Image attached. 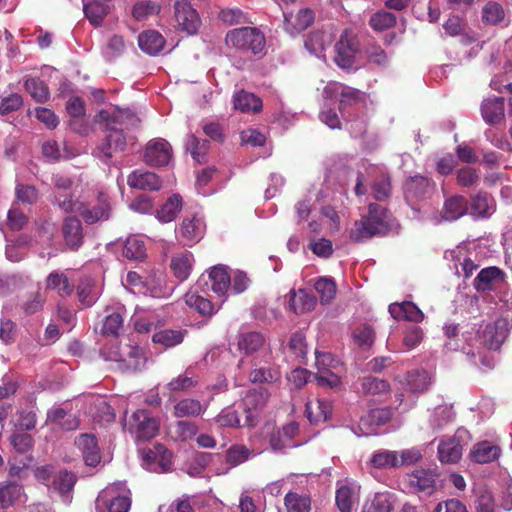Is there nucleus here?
<instances>
[{
    "mask_svg": "<svg viewBox=\"0 0 512 512\" xmlns=\"http://www.w3.org/2000/svg\"><path fill=\"white\" fill-rule=\"evenodd\" d=\"M83 11L86 18L94 26H100L108 13V6L104 3L88 2L83 4Z\"/></svg>",
    "mask_w": 512,
    "mask_h": 512,
    "instance_id": "nucleus-54",
    "label": "nucleus"
},
{
    "mask_svg": "<svg viewBox=\"0 0 512 512\" xmlns=\"http://www.w3.org/2000/svg\"><path fill=\"white\" fill-rule=\"evenodd\" d=\"M290 293L291 299L289 305L296 314H302L314 308L316 299L312 294L304 290H299L297 293L291 291Z\"/></svg>",
    "mask_w": 512,
    "mask_h": 512,
    "instance_id": "nucleus-49",
    "label": "nucleus"
},
{
    "mask_svg": "<svg viewBox=\"0 0 512 512\" xmlns=\"http://www.w3.org/2000/svg\"><path fill=\"white\" fill-rule=\"evenodd\" d=\"M356 52L357 41L350 32L344 31L335 45V63L342 69L351 68Z\"/></svg>",
    "mask_w": 512,
    "mask_h": 512,
    "instance_id": "nucleus-16",
    "label": "nucleus"
},
{
    "mask_svg": "<svg viewBox=\"0 0 512 512\" xmlns=\"http://www.w3.org/2000/svg\"><path fill=\"white\" fill-rule=\"evenodd\" d=\"M62 233L66 245L71 250H77L83 243V228L81 221L74 217L69 216L64 219L62 226Z\"/></svg>",
    "mask_w": 512,
    "mask_h": 512,
    "instance_id": "nucleus-26",
    "label": "nucleus"
},
{
    "mask_svg": "<svg viewBox=\"0 0 512 512\" xmlns=\"http://www.w3.org/2000/svg\"><path fill=\"white\" fill-rule=\"evenodd\" d=\"M468 211L467 200L462 196H453L444 203L440 216L431 217L434 225L440 224L442 221H455L465 215Z\"/></svg>",
    "mask_w": 512,
    "mask_h": 512,
    "instance_id": "nucleus-24",
    "label": "nucleus"
},
{
    "mask_svg": "<svg viewBox=\"0 0 512 512\" xmlns=\"http://www.w3.org/2000/svg\"><path fill=\"white\" fill-rule=\"evenodd\" d=\"M138 45L144 53L155 56L164 48L165 39L158 31L147 30L139 34Z\"/></svg>",
    "mask_w": 512,
    "mask_h": 512,
    "instance_id": "nucleus-38",
    "label": "nucleus"
},
{
    "mask_svg": "<svg viewBox=\"0 0 512 512\" xmlns=\"http://www.w3.org/2000/svg\"><path fill=\"white\" fill-rule=\"evenodd\" d=\"M509 330V321L506 318H499L493 323L486 324L483 329L479 328L475 333H472V342L478 365L488 369L494 367V361L489 357L487 351L499 349L507 338Z\"/></svg>",
    "mask_w": 512,
    "mask_h": 512,
    "instance_id": "nucleus-3",
    "label": "nucleus"
},
{
    "mask_svg": "<svg viewBox=\"0 0 512 512\" xmlns=\"http://www.w3.org/2000/svg\"><path fill=\"white\" fill-rule=\"evenodd\" d=\"M125 429L136 439L146 441L156 436L159 430V421L147 410L135 411L124 424Z\"/></svg>",
    "mask_w": 512,
    "mask_h": 512,
    "instance_id": "nucleus-9",
    "label": "nucleus"
},
{
    "mask_svg": "<svg viewBox=\"0 0 512 512\" xmlns=\"http://www.w3.org/2000/svg\"><path fill=\"white\" fill-rule=\"evenodd\" d=\"M494 212L493 199L486 193H479L472 198L471 215L475 218H488Z\"/></svg>",
    "mask_w": 512,
    "mask_h": 512,
    "instance_id": "nucleus-46",
    "label": "nucleus"
},
{
    "mask_svg": "<svg viewBox=\"0 0 512 512\" xmlns=\"http://www.w3.org/2000/svg\"><path fill=\"white\" fill-rule=\"evenodd\" d=\"M25 89L30 96L39 103L45 102L49 97V90L44 81L38 78H28L25 81Z\"/></svg>",
    "mask_w": 512,
    "mask_h": 512,
    "instance_id": "nucleus-57",
    "label": "nucleus"
},
{
    "mask_svg": "<svg viewBox=\"0 0 512 512\" xmlns=\"http://www.w3.org/2000/svg\"><path fill=\"white\" fill-rule=\"evenodd\" d=\"M174 15L178 27L189 35L197 33L201 26L198 12L187 0H179L174 5Z\"/></svg>",
    "mask_w": 512,
    "mask_h": 512,
    "instance_id": "nucleus-13",
    "label": "nucleus"
},
{
    "mask_svg": "<svg viewBox=\"0 0 512 512\" xmlns=\"http://www.w3.org/2000/svg\"><path fill=\"white\" fill-rule=\"evenodd\" d=\"M234 108L242 113H257L262 109V100L255 94L238 91L233 96Z\"/></svg>",
    "mask_w": 512,
    "mask_h": 512,
    "instance_id": "nucleus-42",
    "label": "nucleus"
},
{
    "mask_svg": "<svg viewBox=\"0 0 512 512\" xmlns=\"http://www.w3.org/2000/svg\"><path fill=\"white\" fill-rule=\"evenodd\" d=\"M284 503L288 512H309L311 505L308 496L293 492L286 494Z\"/></svg>",
    "mask_w": 512,
    "mask_h": 512,
    "instance_id": "nucleus-58",
    "label": "nucleus"
},
{
    "mask_svg": "<svg viewBox=\"0 0 512 512\" xmlns=\"http://www.w3.org/2000/svg\"><path fill=\"white\" fill-rule=\"evenodd\" d=\"M123 256L131 260H141L146 256L145 242L141 236H131L127 238Z\"/></svg>",
    "mask_w": 512,
    "mask_h": 512,
    "instance_id": "nucleus-53",
    "label": "nucleus"
},
{
    "mask_svg": "<svg viewBox=\"0 0 512 512\" xmlns=\"http://www.w3.org/2000/svg\"><path fill=\"white\" fill-rule=\"evenodd\" d=\"M505 273L498 267L482 269L473 281V287L479 293H487L501 289L505 283Z\"/></svg>",
    "mask_w": 512,
    "mask_h": 512,
    "instance_id": "nucleus-15",
    "label": "nucleus"
},
{
    "mask_svg": "<svg viewBox=\"0 0 512 512\" xmlns=\"http://www.w3.org/2000/svg\"><path fill=\"white\" fill-rule=\"evenodd\" d=\"M393 416V410L390 407H381L370 410L367 415L361 417L359 429L360 432L353 430L357 436L370 435L374 433V428L386 424Z\"/></svg>",
    "mask_w": 512,
    "mask_h": 512,
    "instance_id": "nucleus-18",
    "label": "nucleus"
},
{
    "mask_svg": "<svg viewBox=\"0 0 512 512\" xmlns=\"http://www.w3.org/2000/svg\"><path fill=\"white\" fill-rule=\"evenodd\" d=\"M22 487L15 482H7L0 488V502L3 507L11 506L22 497Z\"/></svg>",
    "mask_w": 512,
    "mask_h": 512,
    "instance_id": "nucleus-60",
    "label": "nucleus"
},
{
    "mask_svg": "<svg viewBox=\"0 0 512 512\" xmlns=\"http://www.w3.org/2000/svg\"><path fill=\"white\" fill-rule=\"evenodd\" d=\"M142 466L149 471L162 473L171 466V453L161 444L152 449L142 450Z\"/></svg>",
    "mask_w": 512,
    "mask_h": 512,
    "instance_id": "nucleus-14",
    "label": "nucleus"
},
{
    "mask_svg": "<svg viewBox=\"0 0 512 512\" xmlns=\"http://www.w3.org/2000/svg\"><path fill=\"white\" fill-rule=\"evenodd\" d=\"M205 231L204 218L199 214H193L183 218L176 229V237L184 246H192L203 238Z\"/></svg>",
    "mask_w": 512,
    "mask_h": 512,
    "instance_id": "nucleus-10",
    "label": "nucleus"
},
{
    "mask_svg": "<svg viewBox=\"0 0 512 512\" xmlns=\"http://www.w3.org/2000/svg\"><path fill=\"white\" fill-rule=\"evenodd\" d=\"M76 483V476L67 470H61L53 476L52 484L47 485L51 493L59 495L65 504L72 501V491Z\"/></svg>",
    "mask_w": 512,
    "mask_h": 512,
    "instance_id": "nucleus-22",
    "label": "nucleus"
},
{
    "mask_svg": "<svg viewBox=\"0 0 512 512\" xmlns=\"http://www.w3.org/2000/svg\"><path fill=\"white\" fill-rule=\"evenodd\" d=\"M332 42V35L326 31L310 33L305 40V48L318 58L325 59L324 50Z\"/></svg>",
    "mask_w": 512,
    "mask_h": 512,
    "instance_id": "nucleus-40",
    "label": "nucleus"
},
{
    "mask_svg": "<svg viewBox=\"0 0 512 512\" xmlns=\"http://www.w3.org/2000/svg\"><path fill=\"white\" fill-rule=\"evenodd\" d=\"M462 456V445L457 436L445 437L438 446V458L442 463H457Z\"/></svg>",
    "mask_w": 512,
    "mask_h": 512,
    "instance_id": "nucleus-33",
    "label": "nucleus"
},
{
    "mask_svg": "<svg viewBox=\"0 0 512 512\" xmlns=\"http://www.w3.org/2000/svg\"><path fill=\"white\" fill-rule=\"evenodd\" d=\"M47 288L56 290L60 295H70L73 292L74 285L70 283L68 277L58 271L51 272L46 279Z\"/></svg>",
    "mask_w": 512,
    "mask_h": 512,
    "instance_id": "nucleus-52",
    "label": "nucleus"
},
{
    "mask_svg": "<svg viewBox=\"0 0 512 512\" xmlns=\"http://www.w3.org/2000/svg\"><path fill=\"white\" fill-rule=\"evenodd\" d=\"M370 464L376 469L398 468V452L386 449L378 450L372 454Z\"/></svg>",
    "mask_w": 512,
    "mask_h": 512,
    "instance_id": "nucleus-50",
    "label": "nucleus"
},
{
    "mask_svg": "<svg viewBox=\"0 0 512 512\" xmlns=\"http://www.w3.org/2000/svg\"><path fill=\"white\" fill-rule=\"evenodd\" d=\"M332 411L331 403L326 400L314 399L305 405V414L310 423L325 422Z\"/></svg>",
    "mask_w": 512,
    "mask_h": 512,
    "instance_id": "nucleus-39",
    "label": "nucleus"
},
{
    "mask_svg": "<svg viewBox=\"0 0 512 512\" xmlns=\"http://www.w3.org/2000/svg\"><path fill=\"white\" fill-rule=\"evenodd\" d=\"M195 264V258L192 252L183 250L174 253L171 256L169 267L173 276L183 282L191 275Z\"/></svg>",
    "mask_w": 512,
    "mask_h": 512,
    "instance_id": "nucleus-23",
    "label": "nucleus"
},
{
    "mask_svg": "<svg viewBox=\"0 0 512 512\" xmlns=\"http://www.w3.org/2000/svg\"><path fill=\"white\" fill-rule=\"evenodd\" d=\"M432 190L430 180L421 175L409 177L403 186L404 198L415 212L419 211L416 205L430 197Z\"/></svg>",
    "mask_w": 512,
    "mask_h": 512,
    "instance_id": "nucleus-11",
    "label": "nucleus"
},
{
    "mask_svg": "<svg viewBox=\"0 0 512 512\" xmlns=\"http://www.w3.org/2000/svg\"><path fill=\"white\" fill-rule=\"evenodd\" d=\"M501 455V448L498 444L484 440L475 444L470 452L473 462L486 464L497 460Z\"/></svg>",
    "mask_w": 512,
    "mask_h": 512,
    "instance_id": "nucleus-27",
    "label": "nucleus"
},
{
    "mask_svg": "<svg viewBox=\"0 0 512 512\" xmlns=\"http://www.w3.org/2000/svg\"><path fill=\"white\" fill-rule=\"evenodd\" d=\"M392 504L388 493H376L370 503L364 507V512H391Z\"/></svg>",
    "mask_w": 512,
    "mask_h": 512,
    "instance_id": "nucleus-64",
    "label": "nucleus"
},
{
    "mask_svg": "<svg viewBox=\"0 0 512 512\" xmlns=\"http://www.w3.org/2000/svg\"><path fill=\"white\" fill-rule=\"evenodd\" d=\"M444 349L446 351H462V353L466 355L472 364L478 366L471 332L463 333L461 336L458 335V337H453L449 340H446Z\"/></svg>",
    "mask_w": 512,
    "mask_h": 512,
    "instance_id": "nucleus-32",
    "label": "nucleus"
},
{
    "mask_svg": "<svg viewBox=\"0 0 512 512\" xmlns=\"http://www.w3.org/2000/svg\"><path fill=\"white\" fill-rule=\"evenodd\" d=\"M100 355L105 361L116 362L118 368L124 372L141 371L146 364L143 350L131 340L125 343L112 340L104 345Z\"/></svg>",
    "mask_w": 512,
    "mask_h": 512,
    "instance_id": "nucleus-4",
    "label": "nucleus"
},
{
    "mask_svg": "<svg viewBox=\"0 0 512 512\" xmlns=\"http://www.w3.org/2000/svg\"><path fill=\"white\" fill-rule=\"evenodd\" d=\"M185 147L196 162L203 163L206 160L208 149V142L206 140H200L194 135H189L186 139Z\"/></svg>",
    "mask_w": 512,
    "mask_h": 512,
    "instance_id": "nucleus-55",
    "label": "nucleus"
},
{
    "mask_svg": "<svg viewBox=\"0 0 512 512\" xmlns=\"http://www.w3.org/2000/svg\"><path fill=\"white\" fill-rule=\"evenodd\" d=\"M352 338L358 347L368 349L374 343L375 332L371 326L364 324L353 330Z\"/></svg>",
    "mask_w": 512,
    "mask_h": 512,
    "instance_id": "nucleus-59",
    "label": "nucleus"
},
{
    "mask_svg": "<svg viewBox=\"0 0 512 512\" xmlns=\"http://www.w3.org/2000/svg\"><path fill=\"white\" fill-rule=\"evenodd\" d=\"M129 495L125 482L110 484L99 493L95 501V512H128Z\"/></svg>",
    "mask_w": 512,
    "mask_h": 512,
    "instance_id": "nucleus-6",
    "label": "nucleus"
},
{
    "mask_svg": "<svg viewBox=\"0 0 512 512\" xmlns=\"http://www.w3.org/2000/svg\"><path fill=\"white\" fill-rule=\"evenodd\" d=\"M387 210L379 204H370L368 214L355 221L350 230V238L354 242H362L384 233L390 226Z\"/></svg>",
    "mask_w": 512,
    "mask_h": 512,
    "instance_id": "nucleus-5",
    "label": "nucleus"
},
{
    "mask_svg": "<svg viewBox=\"0 0 512 512\" xmlns=\"http://www.w3.org/2000/svg\"><path fill=\"white\" fill-rule=\"evenodd\" d=\"M353 504V489L348 485L340 486L336 491V505L340 512H351Z\"/></svg>",
    "mask_w": 512,
    "mask_h": 512,
    "instance_id": "nucleus-63",
    "label": "nucleus"
},
{
    "mask_svg": "<svg viewBox=\"0 0 512 512\" xmlns=\"http://www.w3.org/2000/svg\"><path fill=\"white\" fill-rule=\"evenodd\" d=\"M227 44L240 49L261 53L266 46L264 34L256 27H242L229 31L226 35Z\"/></svg>",
    "mask_w": 512,
    "mask_h": 512,
    "instance_id": "nucleus-8",
    "label": "nucleus"
},
{
    "mask_svg": "<svg viewBox=\"0 0 512 512\" xmlns=\"http://www.w3.org/2000/svg\"><path fill=\"white\" fill-rule=\"evenodd\" d=\"M268 361L265 360V364ZM249 379L252 383L274 384L280 381L281 372L276 366L261 365L257 358L253 360V369L250 372Z\"/></svg>",
    "mask_w": 512,
    "mask_h": 512,
    "instance_id": "nucleus-28",
    "label": "nucleus"
},
{
    "mask_svg": "<svg viewBox=\"0 0 512 512\" xmlns=\"http://www.w3.org/2000/svg\"><path fill=\"white\" fill-rule=\"evenodd\" d=\"M445 259L453 262V268L458 276L469 278L478 268V265L470 258L465 246H458L445 252Z\"/></svg>",
    "mask_w": 512,
    "mask_h": 512,
    "instance_id": "nucleus-21",
    "label": "nucleus"
},
{
    "mask_svg": "<svg viewBox=\"0 0 512 512\" xmlns=\"http://www.w3.org/2000/svg\"><path fill=\"white\" fill-rule=\"evenodd\" d=\"M123 327V307L107 309L102 325V334L117 336Z\"/></svg>",
    "mask_w": 512,
    "mask_h": 512,
    "instance_id": "nucleus-45",
    "label": "nucleus"
},
{
    "mask_svg": "<svg viewBox=\"0 0 512 512\" xmlns=\"http://www.w3.org/2000/svg\"><path fill=\"white\" fill-rule=\"evenodd\" d=\"M389 313L395 320H406L419 323L424 319L423 312L410 301L392 303L389 305Z\"/></svg>",
    "mask_w": 512,
    "mask_h": 512,
    "instance_id": "nucleus-30",
    "label": "nucleus"
},
{
    "mask_svg": "<svg viewBox=\"0 0 512 512\" xmlns=\"http://www.w3.org/2000/svg\"><path fill=\"white\" fill-rule=\"evenodd\" d=\"M171 155L170 144L166 140L158 138L147 144L144 160L151 166H164L169 163Z\"/></svg>",
    "mask_w": 512,
    "mask_h": 512,
    "instance_id": "nucleus-19",
    "label": "nucleus"
},
{
    "mask_svg": "<svg viewBox=\"0 0 512 512\" xmlns=\"http://www.w3.org/2000/svg\"><path fill=\"white\" fill-rule=\"evenodd\" d=\"M504 112V98L493 97L483 100L481 115L487 124L494 125L500 123L504 118Z\"/></svg>",
    "mask_w": 512,
    "mask_h": 512,
    "instance_id": "nucleus-34",
    "label": "nucleus"
},
{
    "mask_svg": "<svg viewBox=\"0 0 512 512\" xmlns=\"http://www.w3.org/2000/svg\"><path fill=\"white\" fill-rule=\"evenodd\" d=\"M317 373L313 374V378L318 385L338 390L342 386L341 364L331 353L316 352Z\"/></svg>",
    "mask_w": 512,
    "mask_h": 512,
    "instance_id": "nucleus-7",
    "label": "nucleus"
},
{
    "mask_svg": "<svg viewBox=\"0 0 512 512\" xmlns=\"http://www.w3.org/2000/svg\"><path fill=\"white\" fill-rule=\"evenodd\" d=\"M270 398L266 388L259 387L250 390L244 398L245 420L243 426L253 427L258 422V411L262 410Z\"/></svg>",
    "mask_w": 512,
    "mask_h": 512,
    "instance_id": "nucleus-12",
    "label": "nucleus"
},
{
    "mask_svg": "<svg viewBox=\"0 0 512 512\" xmlns=\"http://www.w3.org/2000/svg\"><path fill=\"white\" fill-rule=\"evenodd\" d=\"M455 413L452 405L442 404L434 408L429 417V426L433 431H439L454 420Z\"/></svg>",
    "mask_w": 512,
    "mask_h": 512,
    "instance_id": "nucleus-44",
    "label": "nucleus"
},
{
    "mask_svg": "<svg viewBox=\"0 0 512 512\" xmlns=\"http://www.w3.org/2000/svg\"><path fill=\"white\" fill-rule=\"evenodd\" d=\"M322 303H329L336 294V284L332 278L321 277L314 284Z\"/></svg>",
    "mask_w": 512,
    "mask_h": 512,
    "instance_id": "nucleus-61",
    "label": "nucleus"
},
{
    "mask_svg": "<svg viewBox=\"0 0 512 512\" xmlns=\"http://www.w3.org/2000/svg\"><path fill=\"white\" fill-rule=\"evenodd\" d=\"M231 277L224 265L214 266L207 279L203 275L185 296V303L203 316H211L215 312V304L209 299L205 290H201L202 284L210 288L217 296L224 297L229 290Z\"/></svg>",
    "mask_w": 512,
    "mask_h": 512,
    "instance_id": "nucleus-2",
    "label": "nucleus"
},
{
    "mask_svg": "<svg viewBox=\"0 0 512 512\" xmlns=\"http://www.w3.org/2000/svg\"><path fill=\"white\" fill-rule=\"evenodd\" d=\"M50 201L53 205L57 206L60 210L65 213L77 212L81 210L83 202L78 201L74 198V195L70 192H53L50 197Z\"/></svg>",
    "mask_w": 512,
    "mask_h": 512,
    "instance_id": "nucleus-48",
    "label": "nucleus"
},
{
    "mask_svg": "<svg viewBox=\"0 0 512 512\" xmlns=\"http://www.w3.org/2000/svg\"><path fill=\"white\" fill-rule=\"evenodd\" d=\"M127 181L131 188L140 190L155 191L161 187V181L159 177L155 173L149 171H133L128 176Z\"/></svg>",
    "mask_w": 512,
    "mask_h": 512,
    "instance_id": "nucleus-37",
    "label": "nucleus"
},
{
    "mask_svg": "<svg viewBox=\"0 0 512 512\" xmlns=\"http://www.w3.org/2000/svg\"><path fill=\"white\" fill-rule=\"evenodd\" d=\"M207 409V405L202 404L194 398H184L174 405V415L177 418L198 417Z\"/></svg>",
    "mask_w": 512,
    "mask_h": 512,
    "instance_id": "nucleus-43",
    "label": "nucleus"
},
{
    "mask_svg": "<svg viewBox=\"0 0 512 512\" xmlns=\"http://www.w3.org/2000/svg\"><path fill=\"white\" fill-rule=\"evenodd\" d=\"M182 207V199L178 194H174L157 211V219L162 223L173 221Z\"/></svg>",
    "mask_w": 512,
    "mask_h": 512,
    "instance_id": "nucleus-51",
    "label": "nucleus"
},
{
    "mask_svg": "<svg viewBox=\"0 0 512 512\" xmlns=\"http://www.w3.org/2000/svg\"><path fill=\"white\" fill-rule=\"evenodd\" d=\"M284 15V28L290 34L300 32L308 28L314 21V13L310 9H301L293 16L287 12Z\"/></svg>",
    "mask_w": 512,
    "mask_h": 512,
    "instance_id": "nucleus-36",
    "label": "nucleus"
},
{
    "mask_svg": "<svg viewBox=\"0 0 512 512\" xmlns=\"http://www.w3.org/2000/svg\"><path fill=\"white\" fill-rule=\"evenodd\" d=\"M78 299L83 306H92L101 295V288L90 276L80 279L77 286Z\"/></svg>",
    "mask_w": 512,
    "mask_h": 512,
    "instance_id": "nucleus-35",
    "label": "nucleus"
},
{
    "mask_svg": "<svg viewBox=\"0 0 512 512\" xmlns=\"http://www.w3.org/2000/svg\"><path fill=\"white\" fill-rule=\"evenodd\" d=\"M79 215L90 225L107 220L110 215V206L106 195L100 193L93 204L83 202Z\"/></svg>",
    "mask_w": 512,
    "mask_h": 512,
    "instance_id": "nucleus-20",
    "label": "nucleus"
},
{
    "mask_svg": "<svg viewBox=\"0 0 512 512\" xmlns=\"http://www.w3.org/2000/svg\"><path fill=\"white\" fill-rule=\"evenodd\" d=\"M406 383L413 393H423L431 385V375L424 369H416L406 376Z\"/></svg>",
    "mask_w": 512,
    "mask_h": 512,
    "instance_id": "nucleus-47",
    "label": "nucleus"
},
{
    "mask_svg": "<svg viewBox=\"0 0 512 512\" xmlns=\"http://www.w3.org/2000/svg\"><path fill=\"white\" fill-rule=\"evenodd\" d=\"M173 292V286L167 285L163 274H154L145 279L144 289L139 293L149 295L153 298H167Z\"/></svg>",
    "mask_w": 512,
    "mask_h": 512,
    "instance_id": "nucleus-31",
    "label": "nucleus"
},
{
    "mask_svg": "<svg viewBox=\"0 0 512 512\" xmlns=\"http://www.w3.org/2000/svg\"><path fill=\"white\" fill-rule=\"evenodd\" d=\"M96 118V121L104 123L106 130L110 131L97 149V156L104 163L109 164V160L114 153L122 152L126 147V137L123 130L137 126L139 118L128 109L118 108L103 109L99 111Z\"/></svg>",
    "mask_w": 512,
    "mask_h": 512,
    "instance_id": "nucleus-1",
    "label": "nucleus"
},
{
    "mask_svg": "<svg viewBox=\"0 0 512 512\" xmlns=\"http://www.w3.org/2000/svg\"><path fill=\"white\" fill-rule=\"evenodd\" d=\"M215 421L220 427L237 428L241 426L239 413L232 406L222 409Z\"/></svg>",
    "mask_w": 512,
    "mask_h": 512,
    "instance_id": "nucleus-62",
    "label": "nucleus"
},
{
    "mask_svg": "<svg viewBox=\"0 0 512 512\" xmlns=\"http://www.w3.org/2000/svg\"><path fill=\"white\" fill-rule=\"evenodd\" d=\"M75 444L82 452L86 465L94 467L100 462L101 457L97 440L94 435L82 434L76 439Z\"/></svg>",
    "mask_w": 512,
    "mask_h": 512,
    "instance_id": "nucleus-29",
    "label": "nucleus"
},
{
    "mask_svg": "<svg viewBox=\"0 0 512 512\" xmlns=\"http://www.w3.org/2000/svg\"><path fill=\"white\" fill-rule=\"evenodd\" d=\"M356 389L364 395L376 396L387 393L390 389V385L383 379L365 376L357 380Z\"/></svg>",
    "mask_w": 512,
    "mask_h": 512,
    "instance_id": "nucleus-41",
    "label": "nucleus"
},
{
    "mask_svg": "<svg viewBox=\"0 0 512 512\" xmlns=\"http://www.w3.org/2000/svg\"><path fill=\"white\" fill-rule=\"evenodd\" d=\"M440 482V475L430 469H418L408 476L409 486L426 495L432 494Z\"/></svg>",
    "mask_w": 512,
    "mask_h": 512,
    "instance_id": "nucleus-17",
    "label": "nucleus"
},
{
    "mask_svg": "<svg viewBox=\"0 0 512 512\" xmlns=\"http://www.w3.org/2000/svg\"><path fill=\"white\" fill-rule=\"evenodd\" d=\"M265 344V337L260 332H241L238 336V348L246 355L253 354L262 349L265 352V358H270L271 353L269 349L265 347Z\"/></svg>",
    "mask_w": 512,
    "mask_h": 512,
    "instance_id": "nucleus-25",
    "label": "nucleus"
},
{
    "mask_svg": "<svg viewBox=\"0 0 512 512\" xmlns=\"http://www.w3.org/2000/svg\"><path fill=\"white\" fill-rule=\"evenodd\" d=\"M198 384V380L194 378L193 369L189 367L185 372L176 378L172 379L167 387L171 391H187Z\"/></svg>",
    "mask_w": 512,
    "mask_h": 512,
    "instance_id": "nucleus-56",
    "label": "nucleus"
}]
</instances>
